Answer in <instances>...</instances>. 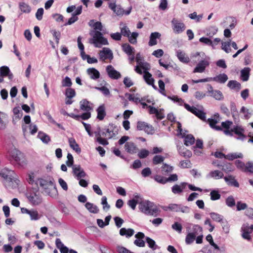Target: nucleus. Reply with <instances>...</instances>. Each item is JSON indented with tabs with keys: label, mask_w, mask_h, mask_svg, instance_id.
I'll use <instances>...</instances> for the list:
<instances>
[{
	"label": "nucleus",
	"mask_w": 253,
	"mask_h": 253,
	"mask_svg": "<svg viewBox=\"0 0 253 253\" xmlns=\"http://www.w3.org/2000/svg\"><path fill=\"white\" fill-rule=\"evenodd\" d=\"M214 156L216 158H222L223 157H225L228 158L229 160H233L237 158H242L243 156L242 154L241 153H240L238 155L235 154H232L230 156L229 155H228L227 156V157H225L224 154L219 152H216L214 154Z\"/></svg>",
	"instance_id": "nucleus-28"
},
{
	"label": "nucleus",
	"mask_w": 253,
	"mask_h": 253,
	"mask_svg": "<svg viewBox=\"0 0 253 253\" xmlns=\"http://www.w3.org/2000/svg\"><path fill=\"white\" fill-rule=\"evenodd\" d=\"M68 142L71 148L78 154L81 153V150L74 138L72 137L69 138L68 139Z\"/></svg>",
	"instance_id": "nucleus-31"
},
{
	"label": "nucleus",
	"mask_w": 253,
	"mask_h": 253,
	"mask_svg": "<svg viewBox=\"0 0 253 253\" xmlns=\"http://www.w3.org/2000/svg\"><path fill=\"white\" fill-rule=\"evenodd\" d=\"M106 70L109 77L112 79L118 80L121 77L120 73L116 70L112 65L107 66Z\"/></svg>",
	"instance_id": "nucleus-16"
},
{
	"label": "nucleus",
	"mask_w": 253,
	"mask_h": 253,
	"mask_svg": "<svg viewBox=\"0 0 253 253\" xmlns=\"http://www.w3.org/2000/svg\"><path fill=\"white\" fill-rule=\"evenodd\" d=\"M221 48L226 53H228L231 52V49L230 47V41L228 42H222L221 43Z\"/></svg>",
	"instance_id": "nucleus-51"
},
{
	"label": "nucleus",
	"mask_w": 253,
	"mask_h": 253,
	"mask_svg": "<svg viewBox=\"0 0 253 253\" xmlns=\"http://www.w3.org/2000/svg\"><path fill=\"white\" fill-rule=\"evenodd\" d=\"M109 7L118 16H122L124 14L129 15L131 11V7L125 11L120 5H116L115 3H110Z\"/></svg>",
	"instance_id": "nucleus-11"
},
{
	"label": "nucleus",
	"mask_w": 253,
	"mask_h": 253,
	"mask_svg": "<svg viewBox=\"0 0 253 253\" xmlns=\"http://www.w3.org/2000/svg\"><path fill=\"white\" fill-rule=\"evenodd\" d=\"M186 27L183 22H175V33L180 34L185 30Z\"/></svg>",
	"instance_id": "nucleus-39"
},
{
	"label": "nucleus",
	"mask_w": 253,
	"mask_h": 253,
	"mask_svg": "<svg viewBox=\"0 0 253 253\" xmlns=\"http://www.w3.org/2000/svg\"><path fill=\"white\" fill-rule=\"evenodd\" d=\"M240 113L244 114V117L245 119H248L251 117V112L248 108L244 106L241 108Z\"/></svg>",
	"instance_id": "nucleus-54"
},
{
	"label": "nucleus",
	"mask_w": 253,
	"mask_h": 253,
	"mask_svg": "<svg viewBox=\"0 0 253 253\" xmlns=\"http://www.w3.org/2000/svg\"><path fill=\"white\" fill-rule=\"evenodd\" d=\"M187 230L188 233L186 237L185 242L187 244H190L194 242L197 235L201 234L202 228L198 225H194L192 231H189V227H187Z\"/></svg>",
	"instance_id": "nucleus-5"
},
{
	"label": "nucleus",
	"mask_w": 253,
	"mask_h": 253,
	"mask_svg": "<svg viewBox=\"0 0 253 253\" xmlns=\"http://www.w3.org/2000/svg\"><path fill=\"white\" fill-rule=\"evenodd\" d=\"M128 99L129 101H132L134 102H140L141 99L139 97V95L137 94H128Z\"/></svg>",
	"instance_id": "nucleus-61"
},
{
	"label": "nucleus",
	"mask_w": 253,
	"mask_h": 253,
	"mask_svg": "<svg viewBox=\"0 0 253 253\" xmlns=\"http://www.w3.org/2000/svg\"><path fill=\"white\" fill-rule=\"evenodd\" d=\"M134 233V230L130 228L126 229L125 228H122L120 230V234L121 236H126L127 238L132 236Z\"/></svg>",
	"instance_id": "nucleus-38"
},
{
	"label": "nucleus",
	"mask_w": 253,
	"mask_h": 253,
	"mask_svg": "<svg viewBox=\"0 0 253 253\" xmlns=\"http://www.w3.org/2000/svg\"><path fill=\"white\" fill-rule=\"evenodd\" d=\"M172 167L170 166L167 164H164L162 167V173L164 175H169L172 171Z\"/></svg>",
	"instance_id": "nucleus-45"
},
{
	"label": "nucleus",
	"mask_w": 253,
	"mask_h": 253,
	"mask_svg": "<svg viewBox=\"0 0 253 253\" xmlns=\"http://www.w3.org/2000/svg\"><path fill=\"white\" fill-rule=\"evenodd\" d=\"M184 106L188 111L192 112L201 120H206V114L203 111L198 110L194 107H191L187 104H184Z\"/></svg>",
	"instance_id": "nucleus-14"
},
{
	"label": "nucleus",
	"mask_w": 253,
	"mask_h": 253,
	"mask_svg": "<svg viewBox=\"0 0 253 253\" xmlns=\"http://www.w3.org/2000/svg\"><path fill=\"white\" fill-rule=\"evenodd\" d=\"M91 104L86 99H84L80 102V109L85 112L81 115V119L82 120H87L91 117L90 111L92 110L91 106Z\"/></svg>",
	"instance_id": "nucleus-7"
},
{
	"label": "nucleus",
	"mask_w": 253,
	"mask_h": 253,
	"mask_svg": "<svg viewBox=\"0 0 253 253\" xmlns=\"http://www.w3.org/2000/svg\"><path fill=\"white\" fill-rule=\"evenodd\" d=\"M54 180L50 178H38L35 181L37 185H39L43 190V192L51 197H54L57 195V191L54 184Z\"/></svg>",
	"instance_id": "nucleus-1"
},
{
	"label": "nucleus",
	"mask_w": 253,
	"mask_h": 253,
	"mask_svg": "<svg viewBox=\"0 0 253 253\" xmlns=\"http://www.w3.org/2000/svg\"><path fill=\"white\" fill-rule=\"evenodd\" d=\"M227 86L232 89H235L237 91L239 90L241 88V84L237 82L236 81H230Z\"/></svg>",
	"instance_id": "nucleus-43"
},
{
	"label": "nucleus",
	"mask_w": 253,
	"mask_h": 253,
	"mask_svg": "<svg viewBox=\"0 0 253 253\" xmlns=\"http://www.w3.org/2000/svg\"><path fill=\"white\" fill-rule=\"evenodd\" d=\"M26 197L29 202L34 206L39 205L42 202V198L39 193H31L27 194Z\"/></svg>",
	"instance_id": "nucleus-12"
},
{
	"label": "nucleus",
	"mask_w": 253,
	"mask_h": 253,
	"mask_svg": "<svg viewBox=\"0 0 253 253\" xmlns=\"http://www.w3.org/2000/svg\"><path fill=\"white\" fill-rule=\"evenodd\" d=\"M242 237L245 239L250 240L251 239L250 234L252 233L251 230L249 228L248 223L244 224L242 227Z\"/></svg>",
	"instance_id": "nucleus-24"
},
{
	"label": "nucleus",
	"mask_w": 253,
	"mask_h": 253,
	"mask_svg": "<svg viewBox=\"0 0 253 253\" xmlns=\"http://www.w3.org/2000/svg\"><path fill=\"white\" fill-rule=\"evenodd\" d=\"M86 73L91 80H97L100 78L99 72L94 68H89L86 70Z\"/></svg>",
	"instance_id": "nucleus-22"
},
{
	"label": "nucleus",
	"mask_w": 253,
	"mask_h": 253,
	"mask_svg": "<svg viewBox=\"0 0 253 253\" xmlns=\"http://www.w3.org/2000/svg\"><path fill=\"white\" fill-rule=\"evenodd\" d=\"M96 111L97 112V118L99 120H102L106 115L105 106L104 105H100Z\"/></svg>",
	"instance_id": "nucleus-33"
},
{
	"label": "nucleus",
	"mask_w": 253,
	"mask_h": 253,
	"mask_svg": "<svg viewBox=\"0 0 253 253\" xmlns=\"http://www.w3.org/2000/svg\"><path fill=\"white\" fill-rule=\"evenodd\" d=\"M38 137L45 143H47L50 140L49 137L45 133L42 132H39Z\"/></svg>",
	"instance_id": "nucleus-50"
},
{
	"label": "nucleus",
	"mask_w": 253,
	"mask_h": 253,
	"mask_svg": "<svg viewBox=\"0 0 253 253\" xmlns=\"http://www.w3.org/2000/svg\"><path fill=\"white\" fill-rule=\"evenodd\" d=\"M211 199L212 201L219 200L221 195L217 190H213L210 193Z\"/></svg>",
	"instance_id": "nucleus-52"
},
{
	"label": "nucleus",
	"mask_w": 253,
	"mask_h": 253,
	"mask_svg": "<svg viewBox=\"0 0 253 253\" xmlns=\"http://www.w3.org/2000/svg\"><path fill=\"white\" fill-rule=\"evenodd\" d=\"M125 150L131 154H136L138 152L137 146L132 142H126L124 146Z\"/></svg>",
	"instance_id": "nucleus-18"
},
{
	"label": "nucleus",
	"mask_w": 253,
	"mask_h": 253,
	"mask_svg": "<svg viewBox=\"0 0 253 253\" xmlns=\"http://www.w3.org/2000/svg\"><path fill=\"white\" fill-rule=\"evenodd\" d=\"M10 72L7 66H3L0 68V73L4 77H6Z\"/></svg>",
	"instance_id": "nucleus-63"
},
{
	"label": "nucleus",
	"mask_w": 253,
	"mask_h": 253,
	"mask_svg": "<svg viewBox=\"0 0 253 253\" xmlns=\"http://www.w3.org/2000/svg\"><path fill=\"white\" fill-rule=\"evenodd\" d=\"M137 128L139 130H144L147 134H153L154 132L152 126L144 122H138Z\"/></svg>",
	"instance_id": "nucleus-13"
},
{
	"label": "nucleus",
	"mask_w": 253,
	"mask_h": 253,
	"mask_svg": "<svg viewBox=\"0 0 253 253\" xmlns=\"http://www.w3.org/2000/svg\"><path fill=\"white\" fill-rule=\"evenodd\" d=\"M226 205L229 207H233L236 205V202L234 198L232 196H228L225 199Z\"/></svg>",
	"instance_id": "nucleus-48"
},
{
	"label": "nucleus",
	"mask_w": 253,
	"mask_h": 253,
	"mask_svg": "<svg viewBox=\"0 0 253 253\" xmlns=\"http://www.w3.org/2000/svg\"><path fill=\"white\" fill-rule=\"evenodd\" d=\"M13 121L19 120L23 116L22 111L20 109L19 107H16L13 109Z\"/></svg>",
	"instance_id": "nucleus-36"
},
{
	"label": "nucleus",
	"mask_w": 253,
	"mask_h": 253,
	"mask_svg": "<svg viewBox=\"0 0 253 253\" xmlns=\"http://www.w3.org/2000/svg\"><path fill=\"white\" fill-rule=\"evenodd\" d=\"M19 8L21 11L23 13H29L31 11V8L29 5L24 2H21L19 3Z\"/></svg>",
	"instance_id": "nucleus-44"
},
{
	"label": "nucleus",
	"mask_w": 253,
	"mask_h": 253,
	"mask_svg": "<svg viewBox=\"0 0 253 253\" xmlns=\"http://www.w3.org/2000/svg\"><path fill=\"white\" fill-rule=\"evenodd\" d=\"M251 69L249 67L244 68L241 71V77L243 81H247L249 80Z\"/></svg>",
	"instance_id": "nucleus-41"
},
{
	"label": "nucleus",
	"mask_w": 253,
	"mask_h": 253,
	"mask_svg": "<svg viewBox=\"0 0 253 253\" xmlns=\"http://www.w3.org/2000/svg\"><path fill=\"white\" fill-rule=\"evenodd\" d=\"M138 36V34L136 32H133L131 34H129L128 36L127 37L128 39L129 42L132 44H135L137 42V38Z\"/></svg>",
	"instance_id": "nucleus-49"
},
{
	"label": "nucleus",
	"mask_w": 253,
	"mask_h": 253,
	"mask_svg": "<svg viewBox=\"0 0 253 253\" xmlns=\"http://www.w3.org/2000/svg\"><path fill=\"white\" fill-rule=\"evenodd\" d=\"M161 35L160 33L155 32L152 33L150 36V40L148 42V44L150 46L155 45L157 44L158 42L157 40L160 39Z\"/></svg>",
	"instance_id": "nucleus-23"
},
{
	"label": "nucleus",
	"mask_w": 253,
	"mask_h": 253,
	"mask_svg": "<svg viewBox=\"0 0 253 253\" xmlns=\"http://www.w3.org/2000/svg\"><path fill=\"white\" fill-rule=\"evenodd\" d=\"M220 121L219 115L218 114L214 115V118H210L208 120V122L210 126L217 130H220L222 129L221 127L219 126H216V124Z\"/></svg>",
	"instance_id": "nucleus-19"
},
{
	"label": "nucleus",
	"mask_w": 253,
	"mask_h": 253,
	"mask_svg": "<svg viewBox=\"0 0 253 253\" xmlns=\"http://www.w3.org/2000/svg\"><path fill=\"white\" fill-rule=\"evenodd\" d=\"M85 208L91 213H97L99 212V209L97 206L92 203L87 202L85 205Z\"/></svg>",
	"instance_id": "nucleus-37"
},
{
	"label": "nucleus",
	"mask_w": 253,
	"mask_h": 253,
	"mask_svg": "<svg viewBox=\"0 0 253 253\" xmlns=\"http://www.w3.org/2000/svg\"><path fill=\"white\" fill-rule=\"evenodd\" d=\"M228 79V77L226 74H221L214 77V78H212V81L221 84H224L227 81Z\"/></svg>",
	"instance_id": "nucleus-35"
},
{
	"label": "nucleus",
	"mask_w": 253,
	"mask_h": 253,
	"mask_svg": "<svg viewBox=\"0 0 253 253\" xmlns=\"http://www.w3.org/2000/svg\"><path fill=\"white\" fill-rule=\"evenodd\" d=\"M74 175L78 179L84 178L86 176V173L80 165H74L72 167Z\"/></svg>",
	"instance_id": "nucleus-17"
},
{
	"label": "nucleus",
	"mask_w": 253,
	"mask_h": 253,
	"mask_svg": "<svg viewBox=\"0 0 253 253\" xmlns=\"http://www.w3.org/2000/svg\"><path fill=\"white\" fill-rule=\"evenodd\" d=\"M120 29L121 30V34L125 37L128 36L130 34V31L126 23L121 22L120 24Z\"/></svg>",
	"instance_id": "nucleus-34"
},
{
	"label": "nucleus",
	"mask_w": 253,
	"mask_h": 253,
	"mask_svg": "<svg viewBox=\"0 0 253 253\" xmlns=\"http://www.w3.org/2000/svg\"><path fill=\"white\" fill-rule=\"evenodd\" d=\"M206 240H207V241L208 242H209L210 245L211 246H212L215 249H216V250H219V247L216 244H215L214 243L213 239H212V236L211 234H209L206 237Z\"/></svg>",
	"instance_id": "nucleus-59"
},
{
	"label": "nucleus",
	"mask_w": 253,
	"mask_h": 253,
	"mask_svg": "<svg viewBox=\"0 0 253 253\" xmlns=\"http://www.w3.org/2000/svg\"><path fill=\"white\" fill-rule=\"evenodd\" d=\"M177 135L179 137H184V144L186 146L192 145L195 142V138L191 134L186 135V131L182 130L181 125L179 122L177 123Z\"/></svg>",
	"instance_id": "nucleus-6"
},
{
	"label": "nucleus",
	"mask_w": 253,
	"mask_h": 253,
	"mask_svg": "<svg viewBox=\"0 0 253 253\" xmlns=\"http://www.w3.org/2000/svg\"><path fill=\"white\" fill-rule=\"evenodd\" d=\"M154 179L160 183L165 184L168 182L174 181V174H171L168 178H165L162 176L156 175L154 177Z\"/></svg>",
	"instance_id": "nucleus-25"
},
{
	"label": "nucleus",
	"mask_w": 253,
	"mask_h": 253,
	"mask_svg": "<svg viewBox=\"0 0 253 253\" xmlns=\"http://www.w3.org/2000/svg\"><path fill=\"white\" fill-rule=\"evenodd\" d=\"M101 204L103 205V209L104 211H108L110 208V205L107 203V199L105 196H103L101 198Z\"/></svg>",
	"instance_id": "nucleus-57"
},
{
	"label": "nucleus",
	"mask_w": 253,
	"mask_h": 253,
	"mask_svg": "<svg viewBox=\"0 0 253 253\" xmlns=\"http://www.w3.org/2000/svg\"><path fill=\"white\" fill-rule=\"evenodd\" d=\"M118 128L113 125H110L106 130V132L108 135L105 134L104 132L102 133V135L108 136L109 139H111L115 137L118 134Z\"/></svg>",
	"instance_id": "nucleus-20"
},
{
	"label": "nucleus",
	"mask_w": 253,
	"mask_h": 253,
	"mask_svg": "<svg viewBox=\"0 0 253 253\" xmlns=\"http://www.w3.org/2000/svg\"><path fill=\"white\" fill-rule=\"evenodd\" d=\"M72 83L70 78L66 77L62 82V85L64 87H70L72 85Z\"/></svg>",
	"instance_id": "nucleus-64"
},
{
	"label": "nucleus",
	"mask_w": 253,
	"mask_h": 253,
	"mask_svg": "<svg viewBox=\"0 0 253 253\" xmlns=\"http://www.w3.org/2000/svg\"><path fill=\"white\" fill-rule=\"evenodd\" d=\"M7 123V115L5 113L0 112V129L5 128Z\"/></svg>",
	"instance_id": "nucleus-32"
},
{
	"label": "nucleus",
	"mask_w": 253,
	"mask_h": 253,
	"mask_svg": "<svg viewBox=\"0 0 253 253\" xmlns=\"http://www.w3.org/2000/svg\"><path fill=\"white\" fill-rule=\"evenodd\" d=\"M187 183H182L180 185H175V193H180L182 192L186 185Z\"/></svg>",
	"instance_id": "nucleus-58"
},
{
	"label": "nucleus",
	"mask_w": 253,
	"mask_h": 253,
	"mask_svg": "<svg viewBox=\"0 0 253 253\" xmlns=\"http://www.w3.org/2000/svg\"><path fill=\"white\" fill-rule=\"evenodd\" d=\"M9 154L19 165L24 167L27 165V160L25 155L18 149L15 148L11 149Z\"/></svg>",
	"instance_id": "nucleus-4"
},
{
	"label": "nucleus",
	"mask_w": 253,
	"mask_h": 253,
	"mask_svg": "<svg viewBox=\"0 0 253 253\" xmlns=\"http://www.w3.org/2000/svg\"><path fill=\"white\" fill-rule=\"evenodd\" d=\"M143 78L147 84L152 85L154 89H157L156 86L154 84V80L152 78V75L149 72H145L144 74Z\"/></svg>",
	"instance_id": "nucleus-30"
},
{
	"label": "nucleus",
	"mask_w": 253,
	"mask_h": 253,
	"mask_svg": "<svg viewBox=\"0 0 253 253\" xmlns=\"http://www.w3.org/2000/svg\"><path fill=\"white\" fill-rule=\"evenodd\" d=\"M138 208L140 211L148 215L157 216L160 210L154 203L149 201H143L139 203Z\"/></svg>",
	"instance_id": "nucleus-2"
},
{
	"label": "nucleus",
	"mask_w": 253,
	"mask_h": 253,
	"mask_svg": "<svg viewBox=\"0 0 253 253\" xmlns=\"http://www.w3.org/2000/svg\"><path fill=\"white\" fill-rule=\"evenodd\" d=\"M223 232L227 234L230 231V225L226 220H223L221 222Z\"/></svg>",
	"instance_id": "nucleus-55"
},
{
	"label": "nucleus",
	"mask_w": 253,
	"mask_h": 253,
	"mask_svg": "<svg viewBox=\"0 0 253 253\" xmlns=\"http://www.w3.org/2000/svg\"><path fill=\"white\" fill-rule=\"evenodd\" d=\"M210 216L213 220L216 222H221L223 221V216L217 213L211 212Z\"/></svg>",
	"instance_id": "nucleus-53"
},
{
	"label": "nucleus",
	"mask_w": 253,
	"mask_h": 253,
	"mask_svg": "<svg viewBox=\"0 0 253 253\" xmlns=\"http://www.w3.org/2000/svg\"><path fill=\"white\" fill-rule=\"evenodd\" d=\"M21 211L23 214H28L31 220H38L42 217V215L39 213L38 211L34 209H28L26 208H21Z\"/></svg>",
	"instance_id": "nucleus-9"
},
{
	"label": "nucleus",
	"mask_w": 253,
	"mask_h": 253,
	"mask_svg": "<svg viewBox=\"0 0 253 253\" xmlns=\"http://www.w3.org/2000/svg\"><path fill=\"white\" fill-rule=\"evenodd\" d=\"M100 61L105 62L106 60H112L113 59L112 51L108 47H103L98 53Z\"/></svg>",
	"instance_id": "nucleus-10"
},
{
	"label": "nucleus",
	"mask_w": 253,
	"mask_h": 253,
	"mask_svg": "<svg viewBox=\"0 0 253 253\" xmlns=\"http://www.w3.org/2000/svg\"><path fill=\"white\" fill-rule=\"evenodd\" d=\"M177 57L180 61L184 63H188L190 61V59L186 54L182 51L177 52Z\"/></svg>",
	"instance_id": "nucleus-29"
},
{
	"label": "nucleus",
	"mask_w": 253,
	"mask_h": 253,
	"mask_svg": "<svg viewBox=\"0 0 253 253\" xmlns=\"http://www.w3.org/2000/svg\"><path fill=\"white\" fill-rule=\"evenodd\" d=\"M123 51L127 54L131 55L133 53L134 48H132L129 44L125 43L122 45Z\"/></svg>",
	"instance_id": "nucleus-47"
},
{
	"label": "nucleus",
	"mask_w": 253,
	"mask_h": 253,
	"mask_svg": "<svg viewBox=\"0 0 253 253\" xmlns=\"http://www.w3.org/2000/svg\"><path fill=\"white\" fill-rule=\"evenodd\" d=\"M89 25L92 27L96 31L101 32L103 30V26L100 22H94V20H91L89 22Z\"/></svg>",
	"instance_id": "nucleus-42"
},
{
	"label": "nucleus",
	"mask_w": 253,
	"mask_h": 253,
	"mask_svg": "<svg viewBox=\"0 0 253 253\" xmlns=\"http://www.w3.org/2000/svg\"><path fill=\"white\" fill-rule=\"evenodd\" d=\"M175 211L188 213L189 211V208L186 206L175 205Z\"/></svg>",
	"instance_id": "nucleus-46"
},
{
	"label": "nucleus",
	"mask_w": 253,
	"mask_h": 253,
	"mask_svg": "<svg viewBox=\"0 0 253 253\" xmlns=\"http://www.w3.org/2000/svg\"><path fill=\"white\" fill-rule=\"evenodd\" d=\"M208 176L211 178H213L215 179H219L223 176V173L222 172L218 170H215L211 171L209 173Z\"/></svg>",
	"instance_id": "nucleus-40"
},
{
	"label": "nucleus",
	"mask_w": 253,
	"mask_h": 253,
	"mask_svg": "<svg viewBox=\"0 0 253 253\" xmlns=\"http://www.w3.org/2000/svg\"><path fill=\"white\" fill-rule=\"evenodd\" d=\"M225 182L228 185L239 187V184L233 175H228L224 177Z\"/></svg>",
	"instance_id": "nucleus-27"
},
{
	"label": "nucleus",
	"mask_w": 253,
	"mask_h": 253,
	"mask_svg": "<svg viewBox=\"0 0 253 253\" xmlns=\"http://www.w3.org/2000/svg\"><path fill=\"white\" fill-rule=\"evenodd\" d=\"M92 38L89 40V42L93 44L96 47L100 48L103 45H108L107 40L103 37L102 34L98 31L91 32Z\"/></svg>",
	"instance_id": "nucleus-3"
},
{
	"label": "nucleus",
	"mask_w": 253,
	"mask_h": 253,
	"mask_svg": "<svg viewBox=\"0 0 253 253\" xmlns=\"http://www.w3.org/2000/svg\"><path fill=\"white\" fill-rule=\"evenodd\" d=\"M208 93L209 96L214 98L216 100H221L223 98L222 93L218 90L213 89L212 86L210 84L208 85Z\"/></svg>",
	"instance_id": "nucleus-15"
},
{
	"label": "nucleus",
	"mask_w": 253,
	"mask_h": 253,
	"mask_svg": "<svg viewBox=\"0 0 253 253\" xmlns=\"http://www.w3.org/2000/svg\"><path fill=\"white\" fill-rule=\"evenodd\" d=\"M137 153H138V156L140 159L145 158L146 157H147L148 156V155L149 154V152L145 149H142L139 151H138V152Z\"/></svg>",
	"instance_id": "nucleus-62"
},
{
	"label": "nucleus",
	"mask_w": 253,
	"mask_h": 253,
	"mask_svg": "<svg viewBox=\"0 0 253 253\" xmlns=\"http://www.w3.org/2000/svg\"><path fill=\"white\" fill-rule=\"evenodd\" d=\"M209 65V62L207 60L201 61L195 68L194 73H203L205 71L206 68Z\"/></svg>",
	"instance_id": "nucleus-21"
},
{
	"label": "nucleus",
	"mask_w": 253,
	"mask_h": 253,
	"mask_svg": "<svg viewBox=\"0 0 253 253\" xmlns=\"http://www.w3.org/2000/svg\"><path fill=\"white\" fill-rule=\"evenodd\" d=\"M0 175L3 177L7 182L14 181L17 183L18 180L17 176L14 171L5 168L0 171Z\"/></svg>",
	"instance_id": "nucleus-8"
},
{
	"label": "nucleus",
	"mask_w": 253,
	"mask_h": 253,
	"mask_svg": "<svg viewBox=\"0 0 253 253\" xmlns=\"http://www.w3.org/2000/svg\"><path fill=\"white\" fill-rule=\"evenodd\" d=\"M65 95L67 98H73L76 95V92L74 89L68 88L66 90Z\"/></svg>",
	"instance_id": "nucleus-56"
},
{
	"label": "nucleus",
	"mask_w": 253,
	"mask_h": 253,
	"mask_svg": "<svg viewBox=\"0 0 253 253\" xmlns=\"http://www.w3.org/2000/svg\"><path fill=\"white\" fill-rule=\"evenodd\" d=\"M165 158L161 155H156L153 159V163L154 165H157L164 161Z\"/></svg>",
	"instance_id": "nucleus-60"
},
{
	"label": "nucleus",
	"mask_w": 253,
	"mask_h": 253,
	"mask_svg": "<svg viewBox=\"0 0 253 253\" xmlns=\"http://www.w3.org/2000/svg\"><path fill=\"white\" fill-rule=\"evenodd\" d=\"M232 131H233L235 134L238 135L240 137V139H244L245 138L244 135L245 129L241 126H236L233 127L232 129Z\"/></svg>",
	"instance_id": "nucleus-26"
}]
</instances>
